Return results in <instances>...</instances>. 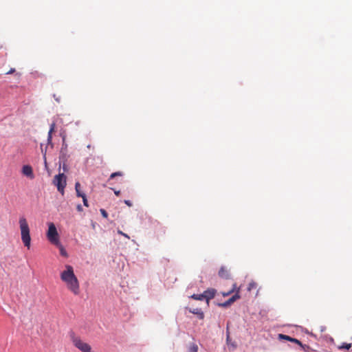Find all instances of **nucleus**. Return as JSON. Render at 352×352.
<instances>
[{"mask_svg":"<svg viewBox=\"0 0 352 352\" xmlns=\"http://www.w3.org/2000/svg\"><path fill=\"white\" fill-rule=\"evenodd\" d=\"M60 279L66 284L69 290L74 295H78L80 293L79 282L74 274L72 266L69 265H65V270L60 274Z\"/></svg>","mask_w":352,"mask_h":352,"instance_id":"obj_1","label":"nucleus"},{"mask_svg":"<svg viewBox=\"0 0 352 352\" xmlns=\"http://www.w3.org/2000/svg\"><path fill=\"white\" fill-rule=\"evenodd\" d=\"M19 224L22 242L25 247L30 249L31 245L30 230L26 219L24 217H21Z\"/></svg>","mask_w":352,"mask_h":352,"instance_id":"obj_2","label":"nucleus"},{"mask_svg":"<svg viewBox=\"0 0 352 352\" xmlns=\"http://www.w3.org/2000/svg\"><path fill=\"white\" fill-rule=\"evenodd\" d=\"M70 338L73 344L82 352H91V346L83 342L79 336L75 335L74 333H70Z\"/></svg>","mask_w":352,"mask_h":352,"instance_id":"obj_3","label":"nucleus"},{"mask_svg":"<svg viewBox=\"0 0 352 352\" xmlns=\"http://www.w3.org/2000/svg\"><path fill=\"white\" fill-rule=\"evenodd\" d=\"M47 238L54 245H59V237L56 228L53 223H48V230L47 232Z\"/></svg>","mask_w":352,"mask_h":352,"instance_id":"obj_4","label":"nucleus"},{"mask_svg":"<svg viewBox=\"0 0 352 352\" xmlns=\"http://www.w3.org/2000/svg\"><path fill=\"white\" fill-rule=\"evenodd\" d=\"M53 184L57 187L58 192L61 193L62 195H64L65 188L67 184L66 177L64 173H59L56 175L53 180Z\"/></svg>","mask_w":352,"mask_h":352,"instance_id":"obj_5","label":"nucleus"},{"mask_svg":"<svg viewBox=\"0 0 352 352\" xmlns=\"http://www.w3.org/2000/svg\"><path fill=\"white\" fill-rule=\"evenodd\" d=\"M234 292H236L235 294L228 299V301L230 302V304L233 303L234 301L240 298L239 288L236 289V285L234 284L232 288L230 290H229L227 292H222V295L223 296H228Z\"/></svg>","mask_w":352,"mask_h":352,"instance_id":"obj_6","label":"nucleus"},{"mask_svg":"<svg viewBox=\"0 0 352 352\" xmlns=\"http://www.w3.org/2000/svg\"><path fill=\"white\" fill-rule=\"evenodd\" d=\"M216 293V289L212 288L208 289L203 293L204 299H205L207 303L208 304L209 300L212 299L215 296Z\"/></svg>","mask_w":352,"mask_h":352,"instance_id":"obj_7","label":"nucleus"},{"mask_svg":"<svg viewBox=\"0 0 352 352\" xmlns=\"http://www.w3.org/2000/svg\"><path fill=\"white\" fill-rule=\"evenodd\" d=\"M22 173L30 179H33L34 177L32 168L30 165H25L23 166Z\"/></svg>","mask_w":352,"mask_h":352,"instance_id":"obj_8","label":"nucleus"},{"mask_svg":"<svg viewBox=\"0 0 352 352\" xmlns=\"http://www.w3.org/2000/svg\"><path fill=\"white\" fill-rule=\"evenodd\" d=\"M219 276L223 278L228 279L230 278L229 270L226 267H221L219 271Z\"/></svg>","mask_w":352,"mask_h":352,"instance_id":"obj_9","label":"nucleus"},{"mask_svg":"<svg viewBox=\"0 0 352 352\" xmlns=\"http://www.w3.org/2000/svg\"><path fill=\"white\" fill-rule=\"evenodd\" d=\"M189 311L197 315L199 319H204V314L200 308H189Z\"/></svg>","mask_w":352,"mask_h":352,"instance_id":"obj_10","label":"nucleus"},{"mask_svg":"<svg viewBox=\"0 0 352 352\" xmlns=\"http://www.w3.org/2000/svg\"><path fill=\"white\" fill-rule=\"evenodd\" d=\"M56 128V124L54 122H52L50 124V130L47 135V143L52 144V133L55 131Z\"/></svg>","mask_w":352,"mask_h":352,"instance_id":"obj_11","label":"nucleus"},{"mask_svg":"<svg viewBox=\"0 0 352 352\" xmlns=\"http://www.w3.org/2000/svg\"><path fill=\"white\" fill-rule=\"evenodd\" d=\"M80 183L79 182H76V184H75V189H76V195L79 197H82V195H85L84 193H82L80 192Z\"/></svg>","mask_w":352,"mask_h":352,"instance_id":"obj_12","label":"nucleus"},{"mask_svg":"<svg viewBox=\"0 0 352 352\" xmlns=\"http://www.w3.org/2000/svg\"><path fill=\"white\" fill-rule=\"evenodd\" d=\"M352 346V344L351 343H342V345L338 346L339 349H346L349 350Z\"/></svg>","mask_w":352,"mask_h":352,"instance_id":"obj_13","label":"nucleus"},{"mask_svg":"<svg viewBox=\"0 0 352 352\" xmlns=\"http://www.w3.org/2000/svg\"><path fill=\"white\" fill-rule=\"evenodd\" d=\"M59 249H60V253L62 256H65V257H67V252L66 250H65V248L63 247V245L59 243V245H57Z\"/></svg>","mask_w":352,"mask_h":352,"instance_id":"obj_14","label":"nucleus"},{"mask_svg":"<svg viewBox=\"0 0 352 352\" xmlns=\"http://www.w3.org/2000/svg\"><path fill=\"white\" fill-rule=\"evenodd\" d=\"M189 352H197L198 351V346L196 344L193 343L190 345L188 349Z\"/></svg>","mask_w":352,"mask_h":352,"instance_id":"obj_15","label":"nucleus"},{"mask_svg":"<svg viewBox=\"0 0 352 352\" xmlns=\"http://www.w3.org/2000/svg\"><path fill=\"white\" fill-rule=\"evenodd\" d=\"M123 175V173L120 171H118V172H115V173H113L112 174H111L109 178V180H111L113 178H115L117 176H122Z\"/></svg>","mask_w":352,"mask_h":352,"instance_id":"obj_16","label":"nucleus"},{"mask_svg":"<svg viewBox=\"0 0 352 352\" xmlns=\"http://www.w3.org/2000/svg\"><path fill=\"white\" fill-rule=\"evenodd\" d=\"M191 298L195 299V300H204L203 294H193V295L191 296Z\"/></svg>","mask_w":352,"mask_h":352,"instance_id":"obj_17","label":"nucleus"},{"mask_svg":"<svg viewBox=\"0 0 352 352\" xmlns=\"http://www.w3.org/2000/svg\"><path fill=\"white\" fill-rule=\"evenodd\" d=\"M256 283H254V282H251L248 284V290L249 292H250L251 290L254 289H256Z\"/></svg>","mask_w":352,"mask_h":352,"instance_id":"obj_18","label":"nucleus"},{"mask_svg":"<svg viewBox=\"0 0 352 352\" xmlns=\"http://www.w3.org/2000/svg\"><path fill=\"white\" fill-rule=\"evenodd\" d=\"M278 336L280 339H284V340H289V341H291V339H292V338L289 337V336L284 335V334H279Z\"/></svg>","mask_w":352,"mask_h":352,"instance_id":"obj_19","label":"nucleus"},{"mask_svg":"<svg viewBox=\"0 0 352 352\" xmlns=\"http://www.w3.org/2000/svg\"><path fill=\"white\" fill-rule=\"evenodd\" d=\"M100 213H101L102 216L104 218H107V217H108V213L107 212V211H106L104 209L101 208V209L100 210Z\"/></svg>","mask_w":352,"mask_h":352,"instance_id":"obj_20","label":"nucleus"},{"mask_svg":"<svg viewBox=\"0 0 352 352\" xmlns=\"http://www.w3.org/2000/svg\"><path fill=\"white\" fill-rule=\"evenodd\" d=\"M81 197L82 198V201H83L84 206H85L86 207H88L89 205H88V201H87L86 195H84Z\"/></svg>","mask_w":352,"mask_h":352,"instance_id":"obj_21","label":"nucleus"},{"mask_svg":"<svg viewBox=\"0 0 352 352\" xmlns=\"http://www.w3.org/2000/svg\"><path fill=\"white\" fill-rule=\"evenodd\" d=\"M291 342H295V343H296V344H299V345H300V346L302 345V343L300 342V340H297V339H296V338H292V339H291Z\"/></svg>","mask_w":352,"mask_h":352,"instance_id":"obj_22","label":"nucleus"},{"mask_svg":"<svg viewBox=\"0 0 352 352\" xmlns=\"http://www.w3.org/2000/svg\"><path fill=\"white\" fill-rule=\"evenodd\" d=\"M231 304L230 303V302L228 301V300L227 301H226L225 302L223 303H221L219 305L221 306V307H228L229 305H230Z\"/></svg>","mask_w":352,"mask_h":352,"instance_id":"obj_23","label":"nucleus"},{"mask_svg":"<svg viewBox=\"0 0 352 352\" xmlns=\"http://www.w3.org/2000/svg\"><path fill=\"white\" fill-rule=\"evenodd\" d=\"M118 233L121 234V235H122V236H124V237H126L127 239H129V236L126 234L122 232L121 230H118Z\"/></svg>","mask_w":352,"mask_h":352,"instance_id":"obj_24","label":"nucleus"},{"mask_svg":"<svg viewBox=\"0 0 352 352\" xmlns=\"http://www.w3.org/2000/svg\"><path fill=\"white\" fill-rule=\"evenodd\" d=\"M124 203L129 207L132 206V205H133L131 201L129 200H124Z\"/></svg>","mask_w":352,"mask_h":352,"instance_id":"obj_25","label":"nucleus"},{"mask_svg":"<svg viewBox=\"0 0 352 352\" xmlns=\"http://www.w3.org/2000/svg\"><path fill=\"white\" fill-rule=\"evenodd\" d=\"M14 72H15V69L12 68L8 72H6V74H13Z\"/></svg>","mask_w":352,"mask_h":352,"instance_id":"obj_26","label":"nucleus"},{"mask_svg":"<svg viewBox=\"0 0 352 352\" xmlns=\"http://www.w3.org/2000/svg\"><path fill=\"white\" fill-rule=\"evenodd\" d=\"M66 149H67V144H63V146L61 148V153L63 151V150H66Z\"/></svg>","mask_w":352,"mask_h":352,"instance_id":"obj_27","label":"nucleus"},{"mask_svg":"<svg viewBox=\"0 0 352 352\" xmlns=\"http://www.w3.org/2000/svg\"><path fill=\"white\" fill-rule=\"evenodd\" d=\"M114 193H115L116 195L119 196L120 194V190H114Z\"/></svg>","mask_w":352,"mask_h":352,"instance_id":"obj_28","label":"nucleus"},{"mask_svg":"<svg viewBox=\"0 0 352 352\" xmlns=\"http://www.w3.org/2000/svg\"><path fill=\"white\" fill-rule=\"evenodd\" d=\"M77 209H78V211H81L82 210V206L80 205H78L77 206Z\"/></svg>","mask_w":352,"mask_h":352,"instance_id":"obj_29","label":"nucleus"},{"mask_svg":"<svg viewBox=\"0 0 352 352\" xmlns=\"http://www.w3.org/2000/svg\"><path fill=\"white\" fill-rule=\"evenodd\" d=\"M230 340V336H229V335L228 334V335H227V340Z\"/></svg>","mask_w":352,"mask_h":352,"instance_id":"obj_30","label":"nucleus"},{"mask_svg":"<svg viewBox=\"0 0 352 352\" xmlns=\"http://www.w3.org/2000/svg\"><path fill=\"white\" fill-rule=\"evenodd\" d=\"M43 157L45 159V153L43 154Z\"/></svg>","mask_w":352,"mask_h":352,"instance_id":"obj_31","label":"nucleus"}]
</instances>
